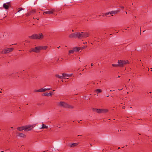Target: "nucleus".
I'll return each mask as SVG.
<instances>
[{
    "label": "nucleus",
    "mask_w": 152,
    "mask_h": 152,
    "mask_svg": "<svg viewBox=\"0 0 152 152\" xmlns=\"http://www.w3.org/2000/svg\"><path fill=\"white\" fill-rule=\"evenodd\" d=\"M126 14H127V12H126Z\"/></svg>",
    "instance_id": "nucleus-52"
},
{
    "label": "nucleus",
    "mask_w": 152,
    "mask_h": 152,
    "mask_svg": "<svg viewBox=\"0 0 152 152\" xmlns=\"http://www.w3.org/2000/svg\"><path fill=\"white\" fill-rule=\"evenodd\" d=\"M125 30H127L126 28V29H125Z\"/></svg>",
    "instance_id": "nucleus-49"
},
{
    "label": "nucleus",
    "mask_w": 152,
    "mask_h": 152,
    "mask_svg": "<svg viewBox=\"0 0 152 152\" xmlns=\"http://www.w3.org/2000/svg\"><path fill=\"white\" fill-rule=\"evenodd\" d=\"M14 49L13 48H7L6 49L3 50L1 51V53L5 54L12 52Z\"/></svg>",
    "instance_id": "nucleus-4"
},
{
    "label": "nucleus",
    "mask_w": 152,
    "mask_h": 152,
    "mask_svg": "<svg viewBox=\"0 0 152 152\" xmlns=\"http://www.w3.org/2000/svg\"><path fill=\"white\" fill-rule=\"evenodd\" d=\"M66 76H65L64 77H62V78H61V79H62L61 81L62 82H64L65 81V82H66Z\"/></svg>",
    "instance_id": "nucleus-24"
},
{
    "label": "nucleus",
    "mask_w": 152,
    "mask_h": 152,
    "mask_svg": "<svg viewBox=\"0 0 152 152\" xmlns=\"http://www.w3.org/2000/svg\"><path fill=\"white\" fill-rule=\"evenodd\" d=\"M65 76H66V74L65 73H62V76H60L58 75H56V77H58L60 79L62 78V77H65Z\"/></svg>",
    "instance_id": "nucleus-12"
},
{
    "label": "nucleus",
    "mask_w": 152,
    "mask_h": 152,
    "mask_svg": "<svg viewBox=\"0 0 152 152\" xmlns=\"http://www.w3.org/2000/svg\"><path fill=\"white\" fill-rule=\"evenodd\" d=\"M149 93H151V92H149Z\"/></svg>",
    "instance_id": "nucleus-53"
},
{
    "label": "nucleus",
    "mask_w": 152,
    "mask_h": 152,
    "mask_svg": "<svg viewBox=\"0 0 152 152\" xmlns=\"http://www.w3.org/2000/svg\"><path fill=\"white\" fill-rule=\"evenodd\" d=\"M72 74H67V77H71L72 75Z\"/></svg>",
    "instance_id": "nucleus-28"
},
{
    "label": "nucleus",
    "mask_w": 152,
    "mask_h": 152,
    "mask_svg": "<svg viewBox=\"0 0 152 152\" xmlns=\"http://www.w3.org/2000/svg\"><path fill=\"white\" fill-rule=\"evenodd\" d=\"M37 20H38L39 19V18H37Z\"/></svg>",
    "instance_id": "nucleus-40"
},
{
    "label": "nucleus",
    "mask_w": 152,
    "mask_h": 152,
    "mask_svg": "<svg viewBox=\"0 0 152 152\" xmlns=\"http://www.w3.org/2000/svg\"><path fill=\"white\" fill-rule=\"evenodd\" d=\"M120 77V76H118V78H119Z\"/></svg>",
    "instance_id": "nucleus-39"
},
{
    "label": "nucleus",
    "mask_w": 152,
    "mask_h": 152,
    "mask_svg": "<svg viewBox=\"0 0 152 152\" xmlns=\"http://www.w3.org/2000/svg\"><path fill=\"white\" fill-rule=\"evenodd\" d=\"M34 19H36V18H34Z\"/></svg>",
    "instance_id": "nucleus-45"
},
{
    "label": "nucleus",
    "mask_w": 152,
    "mask_h": 152,
    "mask_svg": "<svg viewBox=\"0 0 152 152\" xmlns=\"http://www.w3.org/2000/svg\"><path fill=\"white\" fill-rule=\"evenodd\" d=\"M109 96V95H107V97H108Z\"/></svg>",
    "instance_id": "nucleus-42"
},
{
    "label": "nucleus",
    "mask_w": 152,
    "mask_h": 152,
    "mask_svg": "<svg viewBox=\"0 0 152 152\" xmlns=\"http://www.w3.org/2000/svg\"><path fill=\"white\" fill-rule=\"evenodd\" d=\"M152 1V0H151Z\"/></svg>",
    "instance_id": "nucleus-54"
},
{
    "label": "nucleus",
    "mask_w": 152,
    "mask_h": 152,
    "mask_svg": "<svg viewBox=\"0 0 152 152\" xmlns=\"http://www.w3.org/2000/svg\"><path fill=\"white\" fill-rule=\"evenodd\" d=\"M36 124H33L32 125H28L21 127H19L17 128V129L19 131H21L23 130L25 131H29L32 129L33 127H34L36 126Z\"/></svg>",
    "instance_id": "nucleus-1"
},
{
    "label": "nucleus",
    "mask_w": 152,
    "mask_h": 152,
    "mask_svg": "<svg viewBox=\"0 0 152 152\" xmlns=\"http://www.w3.org/2000/svg\"><path fill=\"white\" fill-rule=\"evenodd\" d=\"M51 89V88H45V91H46V90H50Z\"/></svg>",
    "instance_id": "nucleus-31"
},
{
    "label": "nucleus",
    "mask_w": 152,
    "mask_h": 152,
    "mask_svg": "<svg viewBox=\"0 0 152 152\" xmlns=\"http://www.w3.org/2000/svg\"><path fill=\"white\" fill-rule=\"evenodd\" d=\"M73 107L72 106L67 104V108L73 109Z\"/></svg>",
    "instance_id": "nucleus-23"
},
{
    "label": "nucleus",
    "mask_w": 152,
    "mask_h": 152,
    "mask_svg": "<svg viewBox=\"0 0 152 152\" xmlns=\"http://www.w3.org/2000/svg\"><path fill=\"white\" fill-rule=\"evenodd\" d=\"M48 126H46L44 124H42V126L41 128H40L41 129H48Z\"/></svg>",
    "instance_id": "nucleus-20"
},
{
    "label": "nucleus",
    "mask_w": 152,
    "mask_h": 152,
    "mask_svg": "<svg viewBox=\"0 0 152 152\" xmlns=\"http://www.w3.org/2000/svg\"><path fill=\"white\" fill-rule=\"evenodd\" d=\"M40 48L39 47V46L36 47L34 48H32V51H33V52L35 53H39L40 50Z\"/></svg>",
    "instance_id": "nucleus-10"
},
{
    "label": "nucleus",
    "mask_w": 152,
    "mask_h": 152,
    "mask_svg": "<svg viewBox=\"0 0 152 152\" xmlns=\"http://www.w3.org/2000/svg\"><path fill=\"white\" fill-rule=\"evenodd\" d=\"M80 50L79 48L75 47L72 50L69 51V54L73 53L75 52H78Z\"/></svg>",
    "instance_id": "nucleus-8"
},
{
    "label": "nucleus",
    "mask_w": 152,
    "mask_h": 152,
    "mask_svg": "<svg viewBox=\"0 0 152 152\" xmlns=\"http://www.w3.org/2000/svg\"><path fill=\"white\" fill-rule=\"evenodd\" d=\"M109 14H110L109 12H106L105 13L104 15L105 16H107Z\"/></svg>",
    "instance_id": "nucleus-30"
},
{
    "label": "nucleus",
    "mask_w": 152,
    "mask_h": 152,
    "mask_svg": "<svg viewBox=\"0 0 152 152\" xmlns=\"http://www.w3.org/2000/svg\"><path fill=\"white\" fill-rule=\"evenodd\" d=\"M120 7L122 9H123L124 8V7L123 6H120Z\"/></svg>",
    "instance_id": "nucleus-33"
},
{
    "label": "nucleus",
    "mask_w": 152,
    "mask_h": 152,
    "mask_svg": "<svg viewBox=\"0 0 152 152\" xmlns=\"http://www.w3.org/2000/svg\"><path fill=\"white\" fill-rule=\"evenodd\" d=\"M118 63L119 67H122L124 66V65L129 64V62L128 60L123 61L122 60H118Z\"/></svg>",
    "instance_id": "nucleus-3"
},
{
    "label": "nucleus",
    "mask_w": 152,
    "mask_h": 152,
    "mask_svg": "<svg viewBox=\"0 0 152 152\" xmlns=\"http://www.w3.org/2000/svg\"><path fill=\"white\" fill-rule=\"evenodd\" d=\"M70 38H76V32L71 34L69 36Z\"/></svg>",
    "instance_id": "nucleus-14"
},
{
    "label": "nucleus",
    "mask_w": 152,
    "mask_h": 152,
    "mask_svg": "<svg viewBox=\"0 0 152 152\" xmlns=\"http://www.w3.org/2000/svg\"><path fill=\"white\" fill-rule=\"evenodd\" d=\"M32 48H31L29 50V52L30 53H31L32 52H33V51H32Z\"/></svg>",
    "instance_id": "nucleus-32"
},
{
    "label": "nucleus",
    "mask_w": 152,
    "mask_h": 152,
    "mask_svg": "<svg viewBox=\"0 0 152 152\" xmlns=\"http://www.w3.org/2000/svg\"><path fill=\"white\" fill-rule=\"evenodd\" d=\"M39 47H40V50H45L48 48L47 46H39Z\"/></svg>",
    "instance_id": "nucleus-19"
},
{
    "label": "nucleus",
    "mask_w": 152,
    "mask_h": 152,
    "mask_svg": "<svg viewBox=\"0 0 152 152\" xmlns=\"http://www.w3.org/2000/svg\"><path fill=\"white\" fill-rule=\"evenodd\" d=\"M123 89V88H122V89H118V90H119V91L121 90H122V89Z\"/></svg>",
    "instance_id": "nucleus-38"
},
{
    "label": "nucleus",
    "mask_w": 152,
    "mask_h": 152,
    "mask_svg": "<svg viewBox=\"0 0 152 152\" xmlns=\"http://www.w3.org/2000/svg\"><path fill=\"white\" fill-rule=\"evenodd\" d=\"M83 32H76V38H78L80 39H82L83 38Z\"/></svg>",
    "instance_id": "nucleus-9"
},
{
    "label": "nucleus",
    "mask_w": 152,
    "mask_h": 152,
    "mask_svg": "<svg viewBox=\"0 0 152 152\" xmlns=\"http://www.w3.org/2000/svg\"><path fill=\"white\" fill-rule=\"evenodd\" d=\"M11 4L10 2H7L3 4V7L5 9L7 10L8 9L9 6Z\"/></svg>",
    "instance_id": "nucleus-11"
},
{
    "label": "nucleus",
    "mask_w": 152,
    "mask_h": 152,
    "mask_svg": "<svg viewBox=\"0 0 152 152\" xmlns=\"http://www.w3.org/2000/svg\"><path fill=\"white\" fill-rule=\"evenodd\" d=\"M40 92H45V89H43V88H42L41 89H40Z\"/></svg>",
    "instance_id": "nucleus-26"
},
{
    "label": "nucleus",
    "mask_w": 152,
    "mask_h": 152,
    "mask_svg": "<svg viewBox=\"0 0 152 152\" xmlns=\"http://www.w3.org/2000/svg\"><path fill=\"white\" fill-rule=\"evenodd\" d=\"M110 14H115L117 13V12L116 11H112L109 12Z\"/></svg>",
    "instance_id": "nucleus-21"
},
{
    "label": "nucleus",
    "mask_w": 152,
    "mask_h": 152,
    "mask_svg": "<svg viewBox=\"0 0 152 152\" xmlns=\"http://www.w3.org/2000/svg\"><path fill=\"white\" fill-rule=\"evenodd\" d=\"M36 13V10L34 9L28 11V12L26 13L25 15L26 16H28L31 15H34Z\"/></svg>",
    "instance_id": "nucleus-7"
},
{
    "label": "nucleus",
    "mask_w": 152,
    "mask_h": 152,
    "mask_svg": "<svg viewBox=\"0 0 152 152\" xmlns=\"http://www.w3.org/2000/svg\"><path fill=\"white\" fill-rule=\"evenodd\" d=\"M52 95V93L50 92L49 93L45 92L42 94V96H51Z\"/></svg>",
    "instance_id": "nucleus-13"
},
{
    "label": "nucleus",
    "mask_w": 152,
    "mask_h": 152,
    "mask_svg": "<svg viewBox=\"0 0 152 152\" xmlns=\"http://www.w3.org/2000/svg\"><path fill=\"white\" fill-rule=\"evenodd\" d=\"M53 10H51L50 11L44 12V13L46 14H52L53 13Z\"/></svg>",
    "instance_id": "nucleus-18"
},
{
    "label": "nucleus",
    "mask_w": 152,
    "mask_h": 152,
    "mask_svg": "<svg viewBox=\"0 0 152 152\" xmlns=\"http://www.w3.org/2000/svg\"><path fill=\"white\" fill-rule=\"evenodd\" d=\"M19 10L18 11V12H19L20 11L23 10V9L22 8H19Z\"/></svg>",
    "instance_id": "nucleus-29"
},
{
    "label": "nucleus",
    "mask_w": 152,
    "mask_h": 152,
    "mask_svg": "<svg viewBox=\"0 0 152 152\" xmlns=\"http://www.w3.org/2000/svg\"><path fill=\"white\" fill-rule=\"evenodd\" d=\"M40 89H39V90H34V92H40Z\"/></svg>",
    "instance_id": "nucleus-27"
},
{
    "label": "nucleus",
    "mask_w": 152,
    "mask_h": 152,
    "mask_svg": "<svg viewBox=\"0 0 152 152\" xmlns=\"http://www.w3.org/2000/svg\"><path fill=\"white\" fill-rule=\"evenodd\" d=\"M122 107L123 109H124L125 108V107L124 106L123 107Z\"/></svg>",
    "instance_id": "nucleus-36"
},
{
    "label": "nucleus",
    "mask_w": 152,
    "mask_h": 152,
    "mask_svg": "<svg viewBox=\"0 0 152 152\" xmlns=\"http://www.w3.org/2000/svg\"><path fill=\"white\" fill-rule=\"evenodd\" d=\"M130 80V79H129L128 80V81H129Z\"/></svg>",
    "instance_id": "nucleus-43"
},
{
    "label": "nucleus",
    "mask_w": 152,
    "mask_h": 152,
    "mask_svg": "<svg viewBox=\"0 0 152 152\" xmlns=\"http://www.w3.org/2000/svg\"><path fill=\"white\" fill-rule=\"evenodd\" d=\"M112 66L113 67H117L119 66L118 64H112Z\"/></svg>",
    "instance_id": "nucleus-25"
},
{
    "label": "nucleus",
    "mask_w": 152,
    "mask_h": 152,
    "mask_svg": "<svg viewBox=\"0 0 152 152\" xmlns=\"http://www.w3.org/2000/svg\"><path fill=\"white\" fill-rule=\"evenodd\" d=\"M72 31H74V30H72Z\"/></svg>",
    "instance_id": "nucleus-46"
},
{
    "label": "nucleus",
    "mask_w": 152,
    "mask_h": 152,
    "mask_svg": "<svg viewBox=\"0 0 152 152\" xmlns=\"http://www.w3.org/2000/svg\"><path fill=\"white\" fill-rule=\"evenodd\" d=\"M80 121H78V123H80Z\"/></svg>",
    "instance_id": "nucleus-47"
},
{
    "label": "nucleus",
    "mask_w": 152,
    "mask_h": 152,
    "mask_svg": "<svg viewBox=\"0 0 152 152\" xmlns=\"http://www.w3.org/2000/svg\"><path fill=\"white\" fill-rule=\"evenodd\" d=\"M91 66H93V65H94V64H93V63H91Z\"/></svg>",
    "instance_id": "nucleus-35"
},
{
    "label": "nucleus",
    "mask_w": 152,
    "mask_h": 152,
    "mask_svg": "<svg viewBox=\"0 0 152 152\" xmlns=\"http://www.w3.org/2000/svg\"><path fill=\"white\" fill-rule=\"evenodd\" d=\"M83 38L89 36L88 33L87 32H83Z\"/></svg>",
    "instance_id": "nucleus-17"
},
{
    "label": "nucleus",
    "mask_w": 152,
    "mask_h": 152,
    "mask_svg": "<svg viewBox=\"0 0 152 152\" xmlns=\"http://www.w3.org/2000/svg\"><path fill=\"white\" fill-rule=\"evenodd\" d=\"M17 135L20 137H25L26 136L25 134L22 133H17Z\"/></svg>",
    "instance_id": "nucleus-16"
},
{
    "label": "nucleus",
    "mask_w": 152,
    "mask_h": 152,
    "mask_svg": "<svg viewBox=\"0 0 152 152\" xmlns=\"http://www.w3.org/2000/svg\"><path fill=\"white\" fill-rule=\"evenodd\" d=\"M125 30H127L126 28V29H125Z\"/></svg>",
    "instance_id": "nucleus-50"
},
{
    "label": "nucleus",
    "mask_w": 152,
    "mask_h": 152,
    "mask_svg": "<svg viewBox=\"0 0 152 152\" xmlns=\"http://www.w3.org/2000/svg\"><path fill=\"white\" fill-rule=\"evenodd\" d=\"M53 91H55V90H53Z\"/></svg>",
    "instance_id": "nucleus-51"
},
{
    "label": "nucleus",
    "mask_w": 152,
    "mask_h": 152,
    "mask_svg": "<svg viewBox=\"0 0 152 152\" xmlns=\"http://www.w3.org/2000/svg\"><path fill=\"white\" fill-rule=\"evenodd\" d=\"M95 110H96V112L98 113H104L108 112V110L107 109H96Z\"/></svg>",
    "instance_id": "nucleus-6"
},
{
    "label": "nucleus",
    "mask_w": 152,
    "mask_h": 152,
    "mask_svg": "<svg viewBox=\"0 0 152 152\" xmlns=\"http://www.w3.org/2000/svg\"><path fill=\"white\" fill-rule=\"evenodd\" d=\"M95 91L97 93H99L102 92V90L100 89H98L95 90Z\"/></svg>",
    "instance_id": "nucleus-22"
},
{
    "label": "nucleus",
    "mask_w": 152,
    "mask_h": 152,
    "mask_svg": "<svg viewBox=\"0 0 152 152\" xmlns=\"http://www.w3.org/2000/svg\"><path fill=\"white\" fill-rule=\"evenodd\" d=\"M110 92H111L112 91L111 90H110Z\"/></svg>",
    "instance_id": "nucleus-44"
},
{
    "label": "nucleus",
    "mask_w": 152,
    "mask_h": 152,
    "mask_svg": "<svg viewBox=\"0 0 152 152\" xmlns=\"http://www.w3.org/2000/svg\"><path fill=\"white\" fill-rule=\"evenodd\" d=\"M1 92H1V91H0V93H1Z\"/></svg>",
    "instance_id": "nucleus-48"
},
{
    "label": "nucleus",
    "mask_w": 152,
    "mask_h": 152,
    "mask_svg": "<svg viewBox=\"0 0 152 152\" xmlns=\"http://www.w3.org/2000/svg\"><path fill=\"white\" fill-rule=\"evenodd\" d=\"M28 37L32 39H41L43 38L44 36L42 33H39L38 34H34L31 36H28Z\"/></svg>",
    "instance_id": "nucleus-2"
},
{
    "label": "nucleus",
    "mask_w": 152,
    "mask_h": 152,
    "mask_svg": "<svg viewBox=\"0 0 152 152\" xmlns=\"http://www.w3.org/2000/svg\"><path fill=\"white\" fill-rule=\"evenodd\" d=\"M78 145V143H73L71 144H69L68 145L71 147H74Z\"/></svg>",
    "instance_id": "nucleus-15"
},
{
    "label": "nucleus",
    "mask_w": 152,
    "mask_h": 152,
    "mask_svg": "<svg viewBox=\"0 0 152 152\" xmlns=\"http://www.w3.org/2000/svg\"><path fill=\"white\" fill-rule=\"evenodd\" d=\"M120 149V147H118V149Z\"/></svg>",
    "instance_id": "nucleus-41"
},
{
    "label": "nucleus",
    "mask_w": 152,
    "mask_h": 152,
    "mask_svg": "<svg viewBox=\"0 0 152 152\" xmlns=\"http://www.w3.org/2000/svg\"><path fill=\"white\" fill-rule=\"evenodd\" d=\"M60 47H61L60 46L58 47H57V48H58V49H59V48H60Z\"/></svg>",
    "instance_id": "nucleus-37"
},
{
    "label": "nucleus",
    "mask_w": 152,
    "mask_h": 152,
    "mask_svg": "<svg viewBox=\"0 0 152 152\" xmlns=\"http://www.w3.org/2000/svg\"><path fill=\"white\" fill-rule=\"evenodd\" d=\"M57 105L60 107L66 108V103L64 102H58L57 103Z\"/></svg>",
    "instance_id": "nucleus-5"
},
{
    "label": "nucleus",
    "mask_w": 152,
    "mask_h": 152,
    "mask_svg": "<svg viewBox=\"0 0 152 152\" xmlns=\"http://www.w3.org/2000/svg\"><path fill=\"white\" fill-rule=\"evenodd\" d=\"M83 43L84 44H87V42H83Z\"/></svg>",
    "instance_id": "nucleus-34"
}]
</instances>
